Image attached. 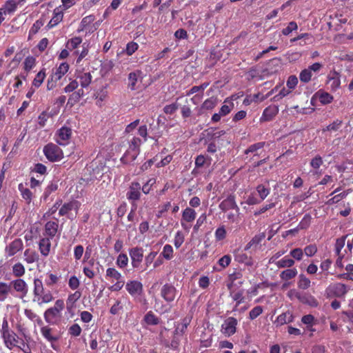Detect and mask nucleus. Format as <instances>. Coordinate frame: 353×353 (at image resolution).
I'll use <instances>...</instances> for the list:
<instances>
[{
  "label": "nucleus",
  "instance_id": "nucleus-26",
  "mask_svg": "<svg viewBox=\"0 0 353 353\" xmlns=\"http://www.w3.org/2000/svg\"><path fill=\"white\" fill-rule=\"evenodd\" d=\"M140 71L137 70L136 72H130L128 74V88L131 90H134L136 89V83Z\"/></svg>",
  "mask_w": 353,
  "mask_h": 353
},
{
  "label": "nucleus",
  "instance_id": "nucleus-64",
  "mask_svg": "<svg viewBox=\"0 0 353 353\" xmlns=\"http://www.w3.org/2000/svg\"><path fill=\"white\" fill-rule=\"evenodd\" d=\"M138 44L135 42L128 43L126 46V53L128 55H132L138 49Z\"/></svg>",
  "mask_w": 353,
  "mask_h": 353
},
{
  "label": "nucleus",
  "instance_id": "nucleus-38",
  "mask_svg": "<svg viewBox=\"0 0 353 353\" xmlns=\"http://www.w3.org/2000/svg\"><path fill=\"white\" fill-rule=\"evenodd\" d=\"M19 189L21 193L22 197L26 200L28 203H30L32 197V192L28 188H23L22 184L19 185Z\"/></svg>",
  "mask_w": 353,
  "mask_h": 353
},
{
  "label": "nucleus",
  "instance_id": "nucleus-45",
  "mask_svg": "<svg viewBox=\"0 0 353 353\" xmlns=\"http://www.w3.org/2000/svg\"><path fill=\"white\" fill-rule=\"evenodd\" d=\"M58 188L57 183L51 182L48 187L46 188L43 194V199L46 200L49 195L56 191Z\"/></svg>",
  "mask_w": 353,
  "mask_h": 353
},
{
  "label": "nucleus",
  "instance_id": "nucleus-29",
  "mask_svg": "<svg viewBox=\"0 0 353 353\" xmlns=\"http://www.w3.org/2000/svg\"><path fill=\"white\" fill-rule=\"evenodd\" d=\"M144 321L148 325H156L160 322L159 319L156 316L152 311L148 312L144 316Z\"/></svg>",
  "mask_w": 353,
  "mask_h": 353
},
{
  "label": "nucleus",
  "instance_id": "nucleus-46",
  "mask_svg": "<svg viewBox=\"0 0 353 353\" xmlns=\"http://www.w3.org/2000/svg\"><path fill=\"white\" fill-rule=\"evenodd\" d=\"M128 263V257L125 254H120L117 259V265L121 268H125Z\"/></svg>",
  "mask_w": 353,
  "mask_h": 353
},
{
  "label": "nucleus",
  "instance_id": "nucleus-55",
  "mask_svg": "<svg viewBox=\"0 0 353 353\" xmlns=\"http://www.w3.org/2000/svg\"><path fill=\"white\" fill-rule=\"evenodd\" d=\"M290 255L297 261H301L303 256V251L301 248H295L290 251Z\"/></svg>",
  "mask_w": 353,
  "mask_h": 353
},
{
  "label": "nucleus",
  "instance_id": "nucleus-37",
  "mask_svg": "<svg viewBox=\"0 0 353 353\" xmlns=\"http://www.w3.org/2000/svg\"><path fill=\"white\" fill-rule=\"evenodd\" d=\"M25 268L21 263H17L12 266V273L17 277H21L25 274Z\"/></svg>",
  "mask_w": 353,
  "mask_h": 353
},
{
  "label": "nucleus",
  "instance_id": "nucleus-61",
  "mask_svg": "<svg viewBox=\"0 0 353 353\" xmlns=\"http://www.w3.org/2000/svg\"><path fill=\"white\" fill-rule=\"evenodd\" d=\"M43 26V22L41 20L36 21L30 28L29 34H35Z\"/></svg>",
  "mask_w": 353,
  "mask_h": 353
},
{
  "label": "nucleus",
  "instance_id": "nucleus-18",
  "mask_svg": "<svg viewBox=\"0 0 353 353\" xmlns=\"http://www.w3.org/2000/svg\"><path fill=\"white\" fill-rule=\"evenodd\" d=\"M68 69L69 65L67 63H62L59 67L56 69V72L52 74V80L58 81L68 72Z\"/></svg>",
  "mask_w": 353,
  "mask_h": 353
},
{
  "label": "nucleus",
  "instance_id": "nucleus-23",
  "mask_svg": "<svg viewBox=\"0 0 353 353\" xmlns=\"http://www.w3.org/2000/svg\"><path fill=\"white\" fill-rule=\"evenodd\" d=\"M196 215V213L194 210L191 208H186L183 212L181 221L191 223L195 219Z\"/></svg>",
  "mask_w": 353,
  "mask_h": 353
},
{
  "label": "nucleus",
  "instance_id": "nucleus-59",
  "mask_svg": "<svg viewBox=\"0 0 353 353\" xmlns=\"http://www.w3.org/2000/svg\"><path fill=\"white\" fill-rule=\"evenodd\" d=\"M332 99V96L327 92H323L319 96V100L321 103L323 104H327L331 103Z\"/></svg>",
  "mask_w": 353,
  "mask_h": 353
},
{
  "label": "nucleus",
  "instance_id": "nucleus-15",
  "mask_svg": "<svg viewBox=\"0 0 353 353\" xmlns=\"http://www.w3.org/2000/svg\"><path fill=\"white\" fill-rule=\"evenodd\" d=\"M141 189V185L137 183H132L130 187V190L127 193V197L128 199L137 201L139 199L141 193L139 190Z\"/></svg>",
  "mask_w": 353,
  "mask_h": 353
},
{
  "label": "nucleus",
  "instance_id": "nucleus-39",
  "mask_svg": "<svg viewBox=\"0 0 353 353\" xmlns=\"http://www.w3.org/2000/svg\"><path fill=\"white\" fill-rule=\"evenodd\" d=\"M51 328L48 326H44L41 328L42 335L49 341H55L57 340V337L53 336L51 334Z\"/></svg>",
  "mask_w": 353,
  "mask_h": 353
},
{
  "label": "nucleus",
  "instance_id": "nucleus-63",
  "mask_svg": "<svg viewBox=\"0 0 353 353\" xmlns=\"http://www.w3.org/2000/svg\"><path fill=\"white\" fill-rule=\"evenodd\" d=\"M317 252V248L315 245H309L304 248V252L307 256H312Z\"/></svg>",
  "mask_w": 353,
  "mask_h": 353
},
{
  "label": "nucleus",
  "instance_id": "nucleus-16",
  "mask_svg": "<svg viewBox=\"0 0 353 353\" xmlns=\"http://www.w3.org/2000/svg\"><path fill=\"white\" fill-rule=\"evenodd\" d=\"M59 225L55 221H48L45 225L46 237L52 239L57 234Z\"/></svg>",
  "mask_w": 353,
  "mask_h": 353
},
{
  "label": "nucleus",
  "instance_id": "nucleus-36",
  "mask_svg": "<svg viewBox=\"0 0 353 353\" xmlns=\"http://www.w3.org/2000/svg\"><path fill=\"white\" fill-rule=\"evenodd\" d=\"M141 140L138 137H133L129 143L128 150L139 153Z\"/></svg>",
  "mask_w": 353,
  "mask_h": 353
},
{
  "label": "nucleus",
  "instance_id": "nucleus-7",
  "mask_svg": "<svg viewBox=\"0 0 353 353\" xmlns=\"http://www.w3.org/2000/svg\"><path fill=\"white\" fill-rule=\"evenodd\" d=\"M72 130L67 127H62L57 133L56 141L60 145H66L71 137Z\"/></svg>",
  "mask_w": 353,
  "mask_h": 353
},
{
  "label": "nucleus",
  "instance_id": "nucleus-42",
  "mask_svg": "<svg viewBox=\"0 0 353 353\" xmlns=\"http://www.w3.org/2000/svg\"><path fill=\"white\" fill-rule=\"evenodd\" d=\"M173 248L170 245H165L163 247V252L161 253V256H163L167 260H170L172 258Z\"/></svg>",
  "mask_w": 353,
  "mask_h": 353
},
{
  "label": "nucleus",
  "instance_id": "nucleus-50",
  "mask_svg": "<svg viewBox=\"0 0 353 353\" xmlns=\"http://www.w3.org/2000/svg\"><path fill=\"white\" fill-rule=\"evenodd\" d=\"M74 208V203L72 202L64 203L60 208L59 214L60 216H65L71 211Z\"/></svg>",
  "mask_w": 353,
  "mask_h": 353
},
{
  "label": "nucleus",
  "instance_id": "nucleus-44",
  "mask_svg": "<svg viewBox=\"0 0 353 353\" xmlns=\"http://www.w3.org/2000/svg\"><path fill=\"white\" fill-rule=\"evenodd\" d=\"M256 191L261 200H264L270 194V189L260 184L256 187Z\"/></svg>",
  "mask_w": 353,
  "mask_h": 353
},
{
  "label": "nucleus",
  "instance_id": "nucleus-34",
  "mask_svg": "<svg viewBox=\"0 0 353 353\" xmlns=\"http://www.w3.org/2000/svg\"><path fill=\"white\" fill-rule=\"evenodd\" d=\"M59 312L53 307L48 309L44 313L45 320L48 323H51L52 320L59 315Z\"/></svg>",
  "mask_w": 353,
  "mask_h": 353
},
{
  "label": "nucleus",
  "instance_id": "nucleus-12",
  "mask_svg": "<svg viewBox=\"0 0 353 353\" xmlns=\"http://www.w3.org/2000/svg\"><path fill=\"white\" fill-rule=\"evenodd\" d=\"M233 283L228 284V288L230 290V296L236 302V307H237L239 304L244 302V290H239L238 291H235L233 289Z\"/></svg>",
  "mask_w": 353,
  "mask_h": 353
},
{
  "label": "nucleus",
  "instance_id": "nucleus-11",
  "mask_svg": "<svg viewBox=\"0 0 353 353\" xmlns=\"http://www.w3.org/2000/svg\"><path fill=\"white\" fill-rule=\"evenodd\" d=\"M125 289L132 296L140 294L143 290V285L138 281H131L126 283Z\"/></svg>",
  "mask_w": 353,
  "mask_h": 353
},
{
  "label": "nucleus",
  "instance_id": "nucleus-6",
  "mask_svg": "<svg viewBox=\"0 0 353 353\" xmlns=\"http://www.w3.org/2000/svg\"><path fill=\"white\" fill-rule=\"evenodd\" d=\"M23 248V243L21 239H15L5 248V252L7 257L14 256L18 252L22 250Z\"/></svg>",
  "mask_w": 353,
  "mask_h": 353
},
{
  "label": "nucleus",
  "instance_id": "nucleus-17",
  "mask_svg": "<svg viewBox=\"0 0 353 353\" xmlns=\"http://www.w3.org/2000/svg\"><path fill=\"white\" fill-rule=\"evenodd\" d=\"M24 261L28 264L37 262L39 260V254L30 248L26 249L23 252Z\"/></svg>",
  "mask_w": 353,
  "mask_h": 353
},
{
  "label": "nucleus",
  "instance_id": "nucleus-58",
  "mask_svg": "<svg viewBox=\"0 0 353 353\" xmlns=\"http://www.w3.org/2000/svg\"><path fill=\"white\" fill-rule=\"evenodd\" d=\"M216 105V100L213 98L206 99L202 104V108L212 110Z\"/></svg>",
  "mask_w": 353,
  "mask_h": 353
},
{
  "label": "nucleus",
  "instance_id": "nucleus-51",
  "mask_svg": "<svg viewBox=\"0 0 353 353\" xmlns=\"http://www.w3.org/2000/svg\"><path fill=\"white\" fill-rule=\"evenodd\" d=\"M46 77V74L42 70L37 73L35 78L33 80L32 84L35 86L39 88L41 83H43L44 79Z\"/></svg>",
  "mask_w": 353,
  "mask_h": 353
},
{
  "label": "nucleus",
  "instance_id": "nucleus-35",
  "mask_svg": "<svg viewBox=\"0 0 353 353\" xmlns=\"http://www.w3.org/2000/svg\"><path fill=\"white\" fill-rule=\"evenodd\" d=\"M80 84L83 88H87L92 81V75L90 72H85L79 76Z\"/></svg>",
  "mask_w": 353,
  "mask_h": 353
},
{
  "label": "nucleus",
  "instance_id": "nucleus-57",
  "mask_svg": "<svg viewBox=\"0 0 353 353\" xmlns=\"http://www.w3.org/2000/svg\"><path fill=\"white\" fill-rule=\"evenodd\" d=\"M35 64V59L33 57H28L24 61V69L26 71L30 70Z\"/></svg>",
  "mask_w": 353,
  "mask_h": 353
},
{
  "label": "nucleus",
  "instance_id": "nucleus-53",
  "mask_svg": "<svg viewBox=\"0 0 353 353\" xmlns=\"http://www.w3.org/2000/svg\"><path fill=\"white\" fill-rule=\"evenodd\" d=\"M226 236V230L225 226L219 227L215 231V238L217 241L223 240Z\"/></svg>",
  "mask_w": 353,
  "mask_h": 353
},
{
  "label": "nucleus",
  "instance_id": "nucleus-33",
  "mask_svg": "<svg viewBox=\"0 0 353 353\" xmlns=\"http://www.w3.org/2000/svg\"><path fill=\"white\" fill-rule=\"evenodd\" d=\"M10 291V285L3 282H0V301H3L7 298Z\"/></svg>",
  "mask_w": 353,
  "mask_h": 353
},
{
  "label": "nucleus",
  "instance_id": "nucleus-52",
  "mask_svg": "<svg viewBox=\"0 0 353 353\" xmlns=\"http://www.w3.org/2000/svg\"><path fill=\"white\" fill-rule=\"evenodd\" d=\"M178 108L179 104L176 102H175L169 105H166L163 108V112L166 114H172L177 110Z\"/></svg>",
  "mask_w": 353,
  "mask_h": 353
},
{
  "label": "nucleus",
  "instance_id": "nucleus-1",
  "mask_svg": "<svg viewBox=\"0 0 353 353\" xmlns=\"http://www.w3.org/2000/svg\"><path fill=\"white\" fill-rule=\"evenodd\" d=\"M33 294V301L37 302L39 305L50 303L54 299L51 292L43 288L42 281L39 279L34 280Z\"/></svg>",
  "mask_w": 353,
  "mask_h": 353
},
{
  "label": "nucleus",
  "instance_id": "nucleus-56",
  "mask_svg": "<svg viewBox=\"0 0 353 353\" xmlns=\"http://www.w3.org/2000/svg\"><path fill=\"white\" fill-rule=\"evenodd\" d=\"M298 28V26L296 22L291 21L289 23L288 26L283 28L282 30V33L284 35L290 34L293 30H296Z\"/></svg>",
  "mask_w": 353,
  "mask_h": 353
},
{
  "label": "nucleus",
  "instance_id": "nucleus-32",
  "mask_svg": "<svg viewBox=\"0 0 353 353\" xmlns=\"http://www.w3.org/2000/svg\"><path fill=\"white\" fill-rule=\"evenodd\" d=\"M310 280L307 278L304 274H300L299 276V281L297 283L298 287L302 290H306L310 286Z\"/></svg>",
  "mask_w": 353,
  "mask_h": 353
},
{
  "label": "nucleus",
  "instance_id": "nucleus-25",
  "mask_svg": "<svg viewBox=\"0 0 353 353\" xmlns=\"http://www.w3.org/2000/svg\"><path fill=\"white\" fill-rule=\"evenodd\" d=\"M298 272L296 268L287 269L283 270L280 274V278L283 281H288L294 278Z\"/></svg>",
  "mask_w": 353,
  "mask_h": 353
},
{
  "label": "nucleus",
  "instance_id": "nucleus-47",
  "mask_svg": "<svg viewBox=\"0 0 353 353\" xmlns=\"http://www.w3.org/2000/svg\"><path fill=\"white\" fill-rule=\"evenodd\" d=\"M347 236V235L343 236L342 237L336 239L335 243V252L337 255L340 254L342 248L344 247L345 239Z\"/></svg>",
  "mask_w": 353,
  "mask_h": 353
},
{
  "label": "nucleus",
  "instance_id": "nucleus-30",
  "mask_svg": "<svg viewBox=\"0 0 353 353\" xmlns=\"http://www.w3.org/2000/svg\"><path fill=\"white\" fill-rule=\"evenodd\" d=\"M276 265L279 268H291L294 265V260L285 256L278 261Z\"/></svg>",
  "mask_w": 353,
  "mask_h": 353
},
{
  "label": "nucleus",
  "instance_id": "nucleus-20",
  "mask_svg": "<svg viewBox=\"0 0 353 353\" xmlns=\"http://www.w3.org/2000/svg\"><path fill=\"white\" fill-rule=\"evenodd\" d=\"M278 107L273 105L266 108L263 112L261 120L270 121L278 113Z\"/></svg>",
  "mask_w": 353,
  "mask_h": 353
},
{
  "label": "nucleus",
  "instance_id": "nucleus-40",
  "mask_svg": "<svg viewBox=\"0 0 353 353\" xmlns=\"http://www.w3.org/2000/svg\"><path fill=\"white\" fill-rule=\"evenodd\" d=\"M311 222V216L308 214H305L297 228L299 230H305L309 227Z\"/></svg>",
  "mask_w": 353,
  "mask_h": 353
},
{
  "label": "nucleus",
  "instance_id": "nucleus-27",
  "mask_svg": "<svg viewBox=\"0 0 353 353\" xmlns=\"http://www.w3.org/2000/svg\"><path fill=\"white\" fill-rule=\"evenodd\" d=\"M84 92L82 89L78 90L76 92H74L69 97L68 101V104H70L71 106L77 103L80 99L83 96Z\"/></svg>",
  "mask_w": 353,
  "mask_h": 353
},
{
  "label": "nucleus",
  "instance_id": "nucleus-49",
  "mask_svg": "<svg viewBox=\"0 0 353 353\" xmlns=\"http://www.w3.org/2000/svg\"><path fill=\"white\" fill-rule=\"evenodd\" d=\"M312 74L307 70V68H305L303 70L300 74H299V79L303 83H307L311 80Z\"/></svg>",
  "mask_w": 353,
  "mask_h": 353
},
{
  "label": "nucleus",
  "instance_id": "nucleus-19",
  "mask_svg": "<svg viewBox=\"0 0 353 353\" xmlns=\"http://www.w3.org/2000/svg\"><path fill=\"white\" fill-rule=\"evenodd\" d=\"M294 321V316L292 313L290 311H287L286 312H283L280 314L276 321L275 323H277L279 325H282L286 323H291Z\"/></svg>",
  "mask_w": 353,
  "mask_h": 353
},
{
  "label": "nucleus",
  "instance_id": "nucleus-41",
  "mask_svg": "<svg viewBox=\"0 0 353 353\" xmlns=\"http://www.w3.org/2000/svg\"><path fill=\"white\" fill-rule=\"evenodd\" d=\"M82 42V39L79 37H75L74 38L70 39L66 45V47L69 50H73L78 47V46Z\"/></svg>",
  "mask_w": 353,
  "mask_h": 353
},
{
  "label": "nucleus",
  "instance_id": "nucleus-2",
  "mask_svg": "<svg viewBox=\"0 0 353 353\" xmlns=\"http://www.w3.org/2000/svg\"><path fill=\"white\" fill-rule=\"evenodd\" d=\"M43 152L46 158L52 162L58 161L63 158L62 150L54 143L47 144L43 148Z\"/></svg>",
  "mask_w": 353,
  "mask_h": 353
},
{
  "label": "nucleus",
  "instance_id": "nucleus-13",
  "mask_svg": "<svg viewBox=\"0 0 353 353\" xmlns=\"http://www.w3.org/2000/svg\"><path fill=\"white\" fill-rule=\"evenodd\" d=\"M50 238L43 237L39 242V250L43 257H47L51 249V242Z\"/></svg>",
  "mask_w": 353,
  "mask_h": 353
},
{
  "label": "nucleus",
  "instance_id": "nucleus-31",
  "mask_svg": "<svg viewBox=\"0 0 353 353\" xmlns=\"http://www.w3.org/2000/svg\"><path fill=\"white\" fill-rule=\"evenodd\" d=\"M17 2L14 0H9L8 1L4 6L3 8H1L0 9H2V11H5L4 14H11L14 12L17 8Z\"/></svg>",
  "mask_w": 353,
  "mask_h": 353
},
{
  "label": "nucleus",
  "instance_id": "nucleus-62",
  "mask_svg": "<svg viewBox=\"0 0 353 353\" xmlns=\"http://www.w3.org/2000/svg\"><path fill=\"white\" fill-rule=\"evenodd\" d=\"M81 332V327L75 323V324H73L72 325L70 326V327L69 328V333L72 335V336H78L80 335Z\"/></svg>",
  "mask_w": 353,
  "mask_h": 353
},
{
  "label": "nucleus",
  "instance_id": "nucleus-24",
  "mask_svg": "<svg viewBox=\"0 0 353 353\" xmlns=\"http://www.w3.org/2000/svg\"><path fill=\"white\" fill-rule=\"evenodd\" d=\"M81 292L79 291H76L74 293L70 294L68 296V299L66 301V305L68 310H71L74 305V303L77 300H79L81 297Z\"/></svg>",
  "mask_w": 353,
  "mask_h": 353
},
{
  "label": "nucleus",
  "instance_id": "nucleus-8",
  "mask_svg": "<svg viewBox=\"0 0 353 353\" xmlns=\"http://www.w3.org/2000/svg\"><path fill=\"white\" fill-rule=\"evenodd\" d=\"M129 254L132 260V265L134 268H138L143 257V250L141 248H132Z\"/></svg>",
  "mask_w": 353,
  "mask_h": 353
},
{
  "label": "nucleus",
  "instance_id": "nucleus-60",
  "mask_svg": "<svg viewBox=\"0 0 353 353\" xmlns=\"http://www.w3.org/2000/svg\"><path fill=\"white\" fill-rule=\"evenodd\" d=\"M265 145L264 142H259L256 143H254L253 145H251L245 151V154H248L250 152H254L257 151L259 149H261Z\"/></svg>",
  "mask_w": 353,
  "mask_h": 353
},
{
  "label": "nucleus",
  "instance_id": "nucleus-54",
  "mask_svg": "<svg viewBox=\"0 0 353 353\" xmlns=\"http://www.w3.org/2000/svg\"><path fill=\"white\" fill-rule=\"evenodd\" d=\"M263 312V308L261 306H256L252 309L249 313V317L251 320H254L257 318Z\"/></svg>",
  "mask_w": 353,
  "mask_h": 353
},
{
  "label": "nucleus",
  "instance_id": "nucleus-4",
  "mask_svg": "<svg viewBox=\"0 0 353 353\" xmlns=\"http://www.w3.org/2000/svg\"><path fill=\"white\" fill-rule=\"evenodd\" d=\"M219 207L223 212H227L229 210H235L237 214H239V208L236 205L235 196L234 194H229L221 202Z\"/></svg>",
  "mask_w": 353,
  "mask_h": 353
},
{
  "label": "nucleus",
  "instance_id": "nucleus-3",
  "mask_svg": "<svg viewBox=\"0 0 353 353\" xmlns=\"http://www.w3.org/2000/svg\"><path fill=\"white\" fill-rule=\"evenodd\" d=\"M325 292L328 296L341 297L347 292V288L345 284L336 283L330 285L327 288Z\"/></svg>",
  "mask_w": 353,
  "mask_h": 353
},
{
  "label": "nucleus",
  "instance_id": "nucleus-21",
  "mask_svg": "<svg viewBox=\"0 0 353 353\" xmlns=\"http://www.w3.org/2000/svg\"><path fill=\"white\" fill-rule=\"evenodd\" d=\"M16 334L13 332H8L2 335L4 343L8 348L12 350V348L16 345L17 342L16 338Z\"/></svg>",
  "mask_w": 353,
  "mask_h": 353
},
{
  "label": "nucleus",
  "instance_id": "nucleus-5",
  "mask_svg": "<svg viewBox=\"0 0 353 353\" xmlns=\"http://www.w3.org/2000/svg\"><path fill=\"white\" fill-rule=\"evenodd\" d=\"M236 325L237 320L235 318H228L221 325L222 333L227 336H230L236 332Z\"/></svg>",
  "mask_w": 353,
  "mask_h": 353
},
{
  "label": "nucleus",
  "instance_id": "nucleus-10",
  "mask_svg": "<svg viewBox=\"0 0 353 353\" xmlns=\"http://www.w3.org/2000/svg\"><path fill=\"white\" fill-rule=\"evenodd\" d=\"M295 297L302 303L307 304L311 307H317V300L311 294L294 292Z\"/></svg>",
  "mask_w": 353,
  "mask_h": 353
},
{
  "label": "nucleus",
  "instance_id": "nucleus-48",
  "mask_svg": "<svg viewBox=\"0 0 353 353\" xmlns=\"http://www.w3.org/2000/svg\"><path fill=\"white\" fill-rule=\"evenodd\" d=\"M179 343L180 339L174 335L170 343H169L168 341H165L163 344L166 347H169L175 350L178 348Z\"/></svg>",
  "mask_w": 353,
  "mask_h": 353
},
{
  "label": "nucleus",
  "instance_id": "nucleus-14",
  "mask_svg": "<svg viewBox=\"0 0 353 353\" xmlns=\"http://www.w3.org/2000/svg\"><path fill=\"white\" fill-rule=\"evenodd\" d=\"M10 285H12L16 292L21 293L23 296H26L28 294V285L26 283L21 279L12 281Z\"/></svg>",
  "mask_w": 353,
  "mask_h": 353
},
{
  "label": "nucleus",
  "instance_id": "nucleus-28",
  "mask_svg": "<svg viewBox=\"0 0 353 353\" xmlns=\"http://www.w3.org/2000/svg\"><path fill=\"white\" fill-rule=\"evenodd\" d=\"M139 154V153L128 150L121 160L123 163H130L137 159Z\"/></svg>",
  "mask_w": 353,
  "mask_h": 353
},
{
  "label": "nucleus",
  "instance_id": "nucleus-9",
  "mask_svg": "<svg viewBox=\"0 0 353 353\" xmlns=\"http://www.w3.org/2000/svg\"><path fill=\"white\" fill-rule=\"evenodd\" d=\"M161 295L165 301L172 302L176 297V290L172 285L166 283L161 290Z\"/></svg>",
  "mask_w": 353,
  "mask_h": 353
},
{
  "label": "nucleus",
  "instance_id": "nucleus-43",
  "mask_svg": "<svg viewBox=\"0 0 353 353\" xmlns=\"http://www.w3.org/2000/svg\"><path fill=\"white\" fill-rule=\"evenodd\" d=\"M106 276L114 279L117 281H119L122 278L121 273L113 268H109L107 269Z\"/></svg>",
  "mask_w": 353,
  "mask_h": 353
},
{
  "label": "nucleus",
  "instance_id": "nucleus-22",
  "mask_svg": "<svg viewBox=\"0 0 353 353\" xmlns=\"http://www.w3.org/2000/svg\"><path fill=\"white\" fill-rule=\"evenodd\" d=\"M63 12L59 8H57L54 10V16L49 21L47 27L48 29H50L57 25L63 19Z\"/></svg>",
  "mask_w": 353,
  "mask_h": 353
}]
</instances>
